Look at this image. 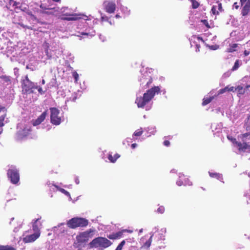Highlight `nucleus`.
<instances>
[{"mask_svg": "<svg viewBox=\"0 0 250 250\" xmlns=\"http://www.w3.org/2000/svg\"><path fill=\"white\" fill-rule=\"evenodd\" d=\"M95 31L93 32V33L92 34H90L89 33H86V32L81 33V35H86V36L90 37L94 36L95 35Z\"/></svg>", "mask_w": 250, "mask_h": 250, "instance_id": "nucleus-36", "label": "nucleus"}, {"mask_svg": "<svg viewBox=\"0 0 250 250\" xmlns=\"http://www.w3.org/2000/svg\"><path fill=\"white\" fill-rule=\"evenodd\" d=\"M233 7L234 8H235V9L237 10L240 7V6L238 4V3L237 2H235L233 3Z\"/></svg>", "mask_w": 250, "mask_h": 250, "instance_id": "nucleus-42", "label": "nucleus"}, {"mask_svg": "<svg viewBox=\"0 0 250 250\" xmlns=\"http://www.w3.org/2000/svg\"><path fill=\"white\" fill-rule=\"evenodd\" d=\"M228 92H229V91L234 92L235 91V88H234L233 86L229 87V85H228Z\"/></svg>", "mask_w": 250, "mask_h": 250, "instance_id": "nucleus-44", "label": "nucleus"}, {"mask_svg": "<svg viewBox=\"0 0 250 250\" xmlns=\"http://www.w3.org/2000/svg\"><path fill=\"white\" fill-rule=\"evenodd\" d=\"M1 133V131H0V134Z\"/></svg>", "mask_w": 250, "mask_h": 250, "instance_id": "nucleus-59", "label": "nucleus"}, {"mask_svg": "<svg viewBox=\"0 0 250 250\" xmlns=\"http://www.w3.org/2000/svg\"><path fill=\"white\" fill-rule=\"evenodd\" d=\"M45 83V81L44 79H42V84H44Z\"/></svg>", "mask_w": 250, "mask_h": 250, "instance_id": "nucleus-54", "label": "nucleus"}, {"mask_svg": "<svg viewBox=\"0 0 250 250\" xmlns=\"http://www.w3.org/2000/svg\"><path fill=\"white\" fill-rule=\"evenodd\" d=\"M27 130H28V132H30L31 131V128H29V129H27Z\"/></svg>", "mask_w": 250, "mask_h": 250, "instance_id": "nucleus-56", "label": "nucleus"}, {"mask_svg": "<svg viewBox=\"0 0 250 250\" xmlns=\"http://www.w3.org/2000/svg\"><path fill=\"white\" fill-rule=\"evenodd\" d=\"M105 10L108 13H113L116 9V4L112 1L105 2L104 3Z\"/></svg>", "mask_w": 250, "mask_h": 250, "instance_id": "nucleus-13", "label": "nucleus"}, {"mask_svg": "<svg viewBox=\"0 0 250 250\" xmlns=\"http://www.w3.org/2000/svg\"><path fill=\"white\" fill-rule=\"evenodd\" d=\"M41 23H42V24H44L45 23H44V22H42Z\"/></svg>", "mask_w": 250, "mask_h": 250, "instance_id": "nucleus-58", "label": "nucleus"}, {"mask_svg": "<svg viewBox=\"0 0 250 250\" xmlns=\"http://www.w3.org/2000/svg\"><path fill=\"white\" fill-rule=\"evenodd\" d=\"M184 181H183L182 180L180 179V180H179L177 181L176 184L179 186H181L182 185L184 186Z\"/></svg>", "mask_w": 250, "mask_h": 250, "instance_id": "nucleus-39", "label": "nucleus"}, {"mask_svg": "<svg viewBox=\"0 0 250 250\" xmlns=\"http://www.w3.org/2000/svg\"><path fill=\"white\" fill-rule=\"evenodd\" d=\"M197 40H199V41H201L202 42H204V41L202 37H197Z\"/></svg>", "mask_w": 250, "mask_h": 250, "instance_id": "nucleus-51", "label": "nucleus"}, {"mask_svg": "<svg viewBox=\"0 0 250 250\" xmlns=\"http://www.w3.org/2000/svg\"><path fill=\"white\" fill-rule=\"evenodd\" d=\"M219 47V46L218 45H213L209 46V48L212 50H216V49H218Z\"/></svg>", "mask_w": 250, "mask_h": 250, "instance_id": "nucleus-38", "label": "nucleus"}, {"mask_svg": "<svg viewBox=\"0 0 250 250\" xmlns=\"http://www.w3.org/2000/svg\"><path fill=\"white\" fill-rule=\"evenodd\" d=\"M47 116V111H44L37 119L32 121L33 126H37L41 124L45 120Z\"/></svg>", "mask_w": 250, "mask_h": 250, "instance_id": "nucleus-15", "label": "nucleus"}, {"mask_svg": "<svg viewBox=\"0 0 250 250\" xmlns=\"http://www.w3.org/2000/svg\"><path fill=\"white\" fill-rule=\"evenodd\" d=\"M93 230L89 229L86 231L82 232L77 235L76 237L77 241L78 243H83L87 242L89 238L91 237L92 235H90V233L93 232Z\"/></svg>", "mask_w": 250, "mask_h": 250, "instance_id": "nucleus-8", "label": "nucleus"}, {"mask_svg": "<svg viewBox=\"0 0 250 250\" xmlns=\"http://www.w3.org/2000/svg\"><path fill=\"white\" fill-rule=\"evenodd\" d=\"M209 174L211 177L216 178L218 179L222 177V175L220 174L217 173L209 172Z\"/></svg>", "mask_w": 250, "mask_h": 250, "instance_id": "nucleus-26", "label": "nucleus"}, {"mask_svg": "<svg viewBox=\"0 0 250 250\" xmlns=\"http://www.w3.org/2000/svg\"><path fill=\"white\" fill-rule=\"evenodd\" d=\"M213 97H210L209 98H204L202 102L203 105H206L210 103L213 99Z\"/></svg>", "mask_w": 250, "mask_h": 250, "instance_id": "nucleus-22", "label": "nucleus"}, {"mask_svg": "<svg viewBox=\"0 0 250 250\" xmlns=\"http://www.w3.org/2000/svg\"><path fill=\"white\" fill-rule=\"evenodd\" d=\"M78 74L77 73H76L74 75V77L75 79V81H77L78 80Z\"/></svg>", "mask_w": 250, "mask_h": 250, "instance_id": "nucleus-49", "label": "nucleus"}, {"mask_svg": "<svg viewBox=\"0 0 250 250\" xmlns=\"http://www.w3.org/2000/svg\"><path fill=\"white\" fill-rule=\"evenodd\" d=\"M47 2L44 1V3H41L40 5V8L42 10H51L58 11V9H56L54 7H52L53 4L51 0H47Z\"/></svg>", "mask_w": 250, "mask_h": 250, "instance_id": "nucleus-14", "label": "nucleus"}, {"mask_svg": "<svg viewBox=\"0 0 250 250\" xmlns=\"http://www.w3.org/2000/svg\"><path fill=\"white\" fill-rule=\"evenodd\" d=\"M200 44H196V52H198L200 51Z\"/></svg>", "mask_w": 250, "mask_h": 250, "instance_id": "nucleus-45", "label": "nucleus"}, {"mask_svg": "<svg viewBox=\"0 0 250 250\" xmlns=\"http://www.w3.org/2000/svg\"><path fill=\"white\" fill-rule=\"evenodd\" d=\"M143 131L142 128L136 130L133 135L135 136H140L143 134Z\"/></svg>", "mask_w": 250, "mask_h": 250, "instance_id": "nucleus-33", "label": "nucleus"}, {"mask_svg": "<svg viewBox=\"0 0 250 250\" xmlns=\"http://www.w3.org/2000/svg\"><path fill=\"white\" fill-rule=\"evenodd\" d=\"M161 89L159 86H154L146 91L143 94V97L137 98L135 103L138 107L143 108L148 102H149L154 97L156 93L160 92Z\"/></svg>", "mask_w": 250, "mask_h": 250, "instance_id": "nucleus-1", "label": "nucleus"}, {"mask_svg": "<svg viewBox=\"0 0 250 250\" xmlns=\"http://www.w3.org/2000/svg\"><path fill=\"white\" fill-rule=\"evenodd\" d=\"M192 4V8L196 9L200 6V3L196 0H189Z\"/></svg>", "mask_w": 250, "mask_h": 250, "instance_id": "nucleus-24", "label": "nucleus"}, {"mask_svg": "<svg viewBox=\"0 0 250 250\" xmlns=\"http://www.w3.org/2000/svg\"><path fill=\"white\" fill-rule=\"evenodd\" d=\"M125 243V240H123L117 246L115 250H122L123 247Z\"/></svg>", "mask_w": 250, "mask_h": 250, "instance_id": "nucleus-34", "label": "nucleus"}, {"mask_svg": "<svg viewBox=\"0 0 250 250\" xmlns=\"http://www.w3.org/2000/svg\"><path fill=\"white\" fill-rule=\"evenodd\" d=\"M2 110H5L6 111V109L4 106H2L0 105V112Z\"/></svg>", "mask_w": 250, "mask_h": 250, "instance_id": "nucleus-48", "label": "nucleus"}, {"mask_svg": "<svg viewBox=\"0 0 250 250\" xmlns=\"http://www.w3.org/2000/svg\"><path fill=\"white\" fill-rule=\"evenodd\" d=\"M41 232H34V233L26 235L23 238V242L24 243H28L34 242L40 236Z\"/></svg>", "mask_w": 250, "mask_h": 250, "instance_id": "nucleus-11", "label": "nucleus"}, {"mask_svg": "<svg viewBox=\"0 0 250 250\" xmlns=\"http://www.w3.org/2000/svg\"><path fill=\"white\" fill-rule=\"evenodd\" d=\"M119 17H120V16H119L118 15H116V18H119Z\"/></svg>", "mask_w": 250, "mask_h": 250, "instance_id": "nucleus-57", "label": "nucleus"}, {"mask_svg": "<svg viewBox=\"0 0 250 250\" xmlns=\"http://www.w3.org/2000/svg\"><path fill=\"white\" fill-rule=\"evenodd\" d=\"M184 182V186H191L192 185V182L188 178H186L185 176H183V179Z\"/></svg>", "mask_w": 250, "mask_h": 250, "instance_id": "nucleus-25", "label": "nucleus"}, {"mask_svg": "<svg viewBox=\"0 0 250 250\" xmlns=\"http://www.w3.org/2000/svg\"><path fill=\"white\" fill-rule=\"evenodd\" d=\"M152 81H153V80H152V78H150V79L149 80V81H148L147 82V83H146V85H147V87H148V86H149V85L150 84H151V83H152Z\"/></svg>", "mask_w": 250, "mask_h": 250, "instance_id": "nucleus-46", "label": "nucleus"}, {"mask_svg": "<svg viewBox=\"0 0 250 250\" xmlns=\"http://www.w3.org/2000/svg\"><path fill=\"white\" fill-rule=\"evenodd\" d=\"M0 250H17L16 248L10 245H0Z\"/></svg>", "mask_w": 250, "mask_h": 250, "instance_id": "nucleus-20", "label": "nucleus"}, {"mask_svg": "<svg viewBox=\"0 0 250 250\" xmlns=\"http://www.w3.org/2000/svg\"><path fill=\"white\" fill-rule=\"evenodd\" d=\"M250 51L248 50H245L244 52V54L245 56H247L250 54Z\"/></svg>", "mask_w": 250, "mask_h": 250, "instance_id": "nucleus-47", "label": "nucleus"}, {"mask_svg": "<svg viewBox=\"0 0 250 250\" xmlns=\"http://www.w3.org/2000/svg\"><path fill=\"white\" fill-rule=\"evenodd\" d=\"M136 146H137V144H135V143L134 144H132L131 145V148L134 149V148H135L136 147Z\"/></svg>", "mask_w": 250, "mask_h": 250, "instance_id": "nucleus-52", "label": "nucleus"}, {"mask_svg": "<svg viewBox=\"0 0 250 250\" xmlns=\"http://www.w3.org/2000/svg\"><path fill=\"white\" fill-rule=\"evenodd\" d=\"M163 144L166 146H170V142L168 140H166L163 142Z\"/></svg>", "mask_w": 250, "mask_h": 250, "instance_id": "nucleus-43", "label": "nucleus"}, {"mask_svg": "<svg viewBox=\"0 0 250 250\" xmlns=\"http://www.w3.org/2000/svg\"><path fill=\"white\" fill-rule=\"evenodd\" d=\"M31 18L32 19H34V20H36L38 22H39V21H38V20L37 19V18H36V17L34 15H33V16H32L31 17Z\"/></svg>", "mask_w": 250, "mask_h": 250, "instance_id": "nucleus-50", "label": "nucleus"}, {"mask_svg": "<svg viewBox=\"0 0 250 250\" xmlns=\"http://www.w3.org/2000/svg\"><path fill=\"white\" fill-rule=\"evenodd\" d=\"M37 89H38L39 93H40L41 94H43L45 93V91H43V90L41 87L38 86V88H37Z\"/></svg>", "mask_w": 250, "mask_h": 250, "instance_id": "nucleus-41", "label": "nucleus"}, {"mask_svg": "<svg viewBox=\"0 0 250 250\" xmlns=\"http://www.w3.org/2000/svg\"><path fill=\"white\" fill-rule=\"evenodd\" d=\"M27 14L28 15H29L31 17H32V16H33V14L31 12H27Z\"/></svg>", "mask_w": 250, "mask_h": 250, "instance_id": "nucleus-53", "label": "nucleus"}, {"mask_svg": "<svg viewBox=\"0 0 250 250\" xmlns=\"http://www.w3.org/2000/svg\"><path fill=\"white\" fill-rule=\"evenodd\" d=\"M120 157V155L118 153L115 154L113 156L111 154H109L108 156V159L110 162L113 163H115Z\"/></svg>", "mask_w": 250, "mask_h": 250, "instance_id": "nucleus-18", "label": "nucleus"}, {"mask_svg": "<svg viewBox=\"0 0 250 250\" xmlns=\"http://www.w3.org/2000/svg\"><path fill=\"white\" fill-rule=\"evenodd\" d=\"M250 135V133H249V132H247V133L242 134L241 135L242 139H243L244 138H246L248 137Z\"/></svg>", "mask_w": 250, "mask_h": 250, "instance_id": "nucleus-40", "label": "nucleus"}, {"mask_svg": "<svg viewBox=\"0 0 250 250\" xmlns=\"http://www.w3.org/2000/svg\"><path fill=\"white\" fill-rule=\"evenodd\" d=\"M238 47V44L233 43L229 45V48L227 49V52L231 53L236 51V48Z\"/></svg>", "mask_w": 250, "mask_h": 250, "instance_id": "nucleus-19", "label": "nucleus"}, {"mask_svg": "<svg viewBox=\"0 0 250 250\" xmlns=\"http://www.w3.org/2000/svg\"><path fill=\"white\" fill-rule=\"evenodd\" d=\"M41 217L32 221V229L35 232H40V228L42 223L40 222Z\"/></svg>", "mask_w": 250, "mask_h": 250, "instance_id": "nucleus-16", "label": "nucleus"}, {"mask_svg": "<svg viewBox=\"0 0 250 250\" xmlns=\"http://www.w3.org/2000/svg\"><path fill=\"white\" fill-rule=\"evenodd\" d=\"M125 232H127L129 233H132L133 232L131 230H129L127 229H123L121 231L117 232L116 233H113L109 235H107V237L110 239H118L121 238L123 235V233Z\"/></svg>", "mask_w": 250, "mask_h": 250, "instance_id": "nucleus-10", "label": "nucleus"}, {"mask_svg": "<svg viewBox=\"0 0 250 250\" xmlns=\"http://www.w3.org/2000/svg\"><path fill=\"white\" fill-rule=\"evenodd\" d=\"M152 235H151L149 239L144 244L143 247L145 248H148L152 242Z\"/></svg>", "mask_w": 250, "mask_h": 250, "instance_id": "nucleus-28", "label": "nucleus"}, {"mask_svg": "<svg viewBox=\"0 0 250 250\" xmlns=\"http://www.w3.org/2000/svg\"><path fill=\"white\" fill-rule=\"evenodd\" d=\"M88 224V221L85 218L74 217L67 222V225L69 228L75 229L78 227H86Z\"/></svg>", "mask_w": 250, "mask_h": 250, "instance_id": "nucleus-4", "label": "nucleus"}, {"mask_svg": "<svg viewBox=\"0 0 250 250\" xmlns=\"http://www.w3.org/2000/svg\"><path fill=\"white\" fill-rule=\"evenodd\" d=\"M235 90H237L238 95L239 96L244 94L245 92V89L240 85H238L236 88H235Z\"/></svg>", "mask_w": 250, "mask_h": 250, "instance_id": "nucleus-21", "label": "nucleus"}, {"mask_svg": "<svg viewBox=\"0 0 250 250\" xmlns=\"http://www.w3.org/2000/svg\"><path fill=\"white\" fill-rule=\"evenodd\" d=\"M6 117V114H4L0 116V127H2L4 125L3 122Z\"/></svg>", "mask_w": 250, "mask_h": 250, "instance_id": "nucleus-29", "label": "nucleus"}, {"mask_svg": "<svg viewBox=\"0 0 250 250\" xmlns=\"http://www.w3.org/2000/svg\"><path fill=\"white\" fill-rule=\"evenodd\" d=\"M226 92H228V86H226L225 88L220 89L218 91L217 96L223 94Z\"/></svg>", "mask_w": 250, "mask_h": 250, "instance_id": "nucleus-32", "label": "nucleus"}, {"mask_svg": "<svg viewBox=\"0 0 250 250\" xmlns=\"http://www.w3.org/2000/svg\"><path fill=\"white\" fill-rule=\"evenodd\" d=\"M241 15L247 17L250 14V0H240Z\"/></svg>", "mask_w": 250, "mask_h": 250, "instance_id": "nucleus-7", "label": "nucleus"}, {"mask_svg": "<svg viewBox=\"0 0 250 250\" xmlns=\"http://www.w3.org/2000/svg\"><path fill=\"white\" fill-rule=\"evenodd\" d=\"M50 120L51 123L56 125H60L61 123V118L59 116L60 111L56 107H51L50 108Z\"/></svg>", "mask_w": 250, "mask_h": 250, "instance_id": "nucleus-6", "label": "nucleus"}, {"mask_svg": "<svg viewBox=\"0 0 250 250\" xmlns=\"http://www.w3.org/2000/svg\"><path fill=\"white\" fill-rule=\"evenodd\" d=\"M81 18L79 17V15L76 14L70 15L68 17H65L62 18L63 20L70 21H76Z\"/></svg>", "mask_w": 250, "mask_h": 250, "instance_id": "nucleus-17", "label": "nucleus"}, {"mask_svg": "<svg viewBox=\"0 0 250 250\" xmlns=\"http://www.w3.org/2000/svg\"><path fill=\"white\" fill-rule=\"evenodd\" d=\"M227 138L238 147L239 151L245 152L247 149H248L249 151H250V145L247 143L244 142L243 143H241V142H238L235 138L230 136H227Z\"/></svg>", "mask_w": 250, "mask_h": 250, "instance_id": "nucleus-5", "label": "nucleus"}, {"mask_svg": "<svg viewBox=\"0 0 250 250\" xmlns=\"http://www.w3.org/2000/svg\"><path fill=\"white\" fill-rule=\"evenodd\" d=\"M217 6L213 5L211 9V13L213 15H219L220 13L224 11L222 3L219 1H217Z\"/></svg>", "mask_w": 250, "mask_h": 250, "instance_id": "nucleus-12", "label": "nucleus"}, {"mask_svg": "<svg viewBox=\"0 0 250 250\" xmlns=\"http://www.w3.org/2000/svg\"><path fill=\"white\" fill-rule=\"evenodd\" d=\"M7 175L13 184H17L20 180L19 171L15 169H9L7 171Z\"/></svg>", "mask_w": 250, "mask_h": 250, "instance_id": "nucleus-9", "label": "nucleus"}, {"mask_svg": "<svg viewBox=\"0 0 250 250\" xmlns=\"http://www.w3.org/2000/svg\"><path fill=\"white\" fill-rule=\"evenodd\" d=\"M52 185L54 186V187H55L58 189V190H59L62 193L64 194L65 195H67V196L70 195L69 193L67 191L65 190L64 189L61 188L56 185L52 184Z\"/></svg>", "mask_w": 250, "mask_h": 250, "instance_id": "nucleus-23", "label": "nucleus"}, {"mask_svg": "<svg viewBox=\"0 0 250 250\" xmlns=\"http://www.w3.org/2000/svg\"><path fill=\"white\" fill-rule=\"evenodd\" d=\"M0 79H2L4 82L7 83H10L11 82L10 77L8 76L2 75L0 76Z\"/></svg>", "mask_w": 250, "mask_h": 250, "instance_id": "nucleus-27", "label": "nucleus"}, {"mask_svg": "<svg viewBox=\"0 0 250 250\" xmlns=\"http://www.w3.org/2000/svg\"><path fill=\"white\" fill-rule=\"evenodd\" d=\"M249 87H250V85H247L246 86V88L248 89Z\"/></svg>", "mask_w": 250, "mask_h": 250, "instance_id": "nucleus-55", "label": "nucleus"}, {"mask_svg": "<svg viewBox=\"0 0 250 250\" xmlns=\"http://www.w3.org/2000/svg\"><path fill=\"white\" fill-rule=\"evenodd\" d=\"M21 86L22 92L24 94L33 93V89L38 88L34 83L29 80L27 75L21 80Z\"/></svg>", "mask_w": 250, "mask_h": 250, "instance_id": "nucleus-3", "label": "nucleus"}, {"mask_svg": "<svg viewBox=\"0 0 250 250\" xmlns=\"http://www.w3.org/2000/svg\"><path fill=\"white\" fill-rule=\"evenodd\" d=\"M45 10H43V11H41V13L46 14L48 15H55V13L57 12V11H55L54 10H52L51 11H45Z\"/></svg>", "mask_w": 250, "mask_h": 250, "instance_id": "nucleus-30", "label": "nucleus"}, {"mask_svg": "<svg viewBox=\"0 0 250 250\" xmlns=\"http://www.w3.org/2000/svg\"><path fill=\"white\" fill-rule=\"evenodd\" d=\"M112 244V243L107 238L103 237H98L94 238L89 244V247L92 248H100L104 250Z\"/></svg>", "mask_w": 250, "mask_h": 250, "instance_id": "nucleus-2", "label": "nucleus"}, {"mask_svg": "<svg viewBox=\"0 0 250 250\" xmlns=\"http://www.w3.org/2000/svg\"><path fill=\"white\" fill-rule=\"evenodd\" d=\"M201 21L208 28H210V26L209 25L208 21L207 20H203Z\"/></svg>", "mask_w": 250, "mask_h": 250, "instance_id": "nucleus-37", "label": "nucleus"}, {"mask_svg": "<svg viewBox=\"0 0 250 250\" xmlns=\"http://www.w3.org/2000/svg\"><path fill=\"white\" fill-rule=\"evenodd\" d=\"M239 60H237L235 61L234 64L231 69V70L235 71V70H237L239 68Z\"/></svg>", "mask_w": 250, "mask_h": 250, "instance_id": "nucleus-31", "label": "nucleus"}, {"mask_svg": "<svg viewBox=\"0 0 250 250\" xmlns=\"http://www.w3.org/2000/svg\"><path fill=\"white\" fill-rule=\"evenodd\" d=\"M165 208L164 206H160L157 209V212L159 213L162 214L165 212Z\"/></svg>", "mask_w": 250, "mask_h": 250, "instance_id": "nucleus-35", "label": "nucleus"}]
</instances>
